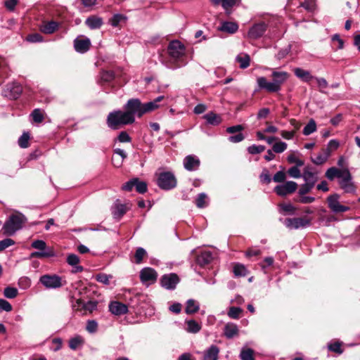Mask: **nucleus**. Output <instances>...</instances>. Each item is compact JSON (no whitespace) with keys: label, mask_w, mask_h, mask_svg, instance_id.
I'll return each mask as SVG.
<instances>
[{"label":"nucleus","mask_w":360,"mask_h":360,"mask_svg":"<svg viewBox=\"0 0 360 360\" xmlns=\"http://www.w3.org/2000/svg\"><path fill=\"white\" fill-rule=\"evenodd\" d=\"M288 162L295 163L297 166L304 165V161L298 158L297 153L291 152L287 158Z\"/></svg>","instance_id":"39"},{"label":"nucleus","mask_w":360,"mask_h":360,"mask_svg":"<svg viewBox=\"0 0 360 360\" xmlns=\"http://www.w3.org/2000/svg\"><path fill=\"white\" fill-rule=\"evenodd\" d=\"M127 212L126 207L122 204H115L112 207V214L115 219H120Z\"/></svg>","instance_id":"30"},{"label":"nucleus","mask_w":360,"mask_h":360,"mask_svg":"<svg viewBox=\"0 0 360 360\" xmlns=\"http://www.w3.org/2000/svg\"><path fill=\"white\" fill-rule=\"evenodd\" d=\"M158 274L150 267H145L140 271V279L143 283L148 285L154 283L157 281Z\"/></svg>","instance_id":"9"},{"label":"nucleus","mask_w":360,"mask_h":360,"mask_svg":"<svg viewBox=\"0 0 360 360\" xmlns=\"http://www.w3.org/2000/svg\"><path fill=\"white\" fill-rule=\"evenodd\" d=\"M203 118L209 124L214 126L219 124L222 121L221 116L213 112L207 113L203 116Z\"/></svg>","instance_id":"25"},{"label":"nucleus","mask_w":360,"mask_h":360,"mask_svg":"<svg viewBox=\"0 0 360 360\" xmlns=\"http://www.w3.org/2000/svg\"><path fill=\"white\" fill-rule=\"evenodd\" d=\"M109 310L112 314L120 316L126 314L128 309L127 305L121 302H112L109 305Z\"/></svg>","instance_id":"19"},{"label":"nucleus","mask_w":360,"mask_h":360,"mask_svg":"<svg viewBox=\"0 0 360 360\" xmlns=\"http://www.w3.org/2000/svg\"><path fill=\"white\" fill-rule=\"evenodd\" d=\"M168 58H162L161 62L167 68L176 69L186 64L182 59L185 55L184 45L178 40L172 41L167 47Z\"/></svg>","instance_id":"1"},{"label":"nucleus","mask_w":360,"mask_h":360,"mask_svg":"<svg viewBox=\"0 0 360 360\" xmlns=\"http://www.w3.org/2000/svg\"><path fill=\"white\" fill-rule=\"evenodd\" d=\"M285 173L283 171H279L276 172L273 177L274 181L278 183L283 182L285 180Z\"/></svg>","instance_id":"59"},{"label":"nucleus","mask_w":360,"mask_h":360,"mask_svg":"<svg viewBox=\"0 0 360 360\" xmlns=\"http://www.w3.org/2000/svg\"><path fill=\"white\" fill-rule=\"evenodd\" d=\"M213 259L212 253L210 251H204L201 252L197 257V262L200 266L208 264Z\"/></svg>","instance_id":"24"},{"label":"nucleus","mask_w":360,"mask_h":360,"mask_svg":"<svg viewBox=\"0 0 360 360\" xmlns=\"http://www.w3.org/2000/svg\"><path fill=\"white\" fill-rule=\"evenodd\" d=\"M115 153L116 154L119 155L120 156H121V158H122L121 160L118 161L117 162H115V159L114 158H112L113 165L115 167H119L122 165L123 160L127 158V154L123 150L120 149V148L115 149Z\"/></svg>","instance_id":"47"},{"label":"nucleus","mask_w":360,"mask_h":360,"mask_svg":"<svg viewBox=\"0 0 360 360\" xmlns=\"http://www.w3.org/2000/svg\"><path fill=\"white\" fill-rule=\"evenodd\" d=\"M330 155L328 153V151H325L324 149L319 153L315 158H311V161L313 163L317 165H321L324 164L328 159Z\"/></svg>","instance_id":"28"},{"label":"nucleus","mask_w":360,"mask_h":360,"mask_svg":"<svg viewBox=\"0 0 360 360\" xmlns=\"http://www.w3.org/2000/svg\"><path fill=\"white\" fill-rule=\"evenodd\" d=\"M265 150V147L264 146L259 145H252L248 148V151L249 153L255 155L259 154L263 152Z\"/></svg>","instance_id":"51"},{"label":"nucleus","mask_w":360,"mask_h":360,"mask_svg":"<svg viewBox=\"0 0 360 360\" xmlns=\"http://www.w3.org/2000/svg\"><path fill=\"white\" fill-rule=\"evenodd\" d=\"M179 282V278L176 274H165L160 279L161 285L167 290H174Z\"/></svg>","instance_id":"13"},{"label":"nucleus","mask_w":360,"mask_h":360,"mask_svg":"<svg viewBox=\"0 0 360 360\" xmlns=\"http://www.w3.org/2000/svg\"><path fill=\"white\" fill-rule=\"evenodd\" d=\"M84 343V338L79 335H76L69 340V347L71 349L76 350L81 347Z\"/></svg>","instance_id":"29"},{"label":"nucleus","mask_w":360,"mask_h":360,"mask_svg":"<svg viewBox=\"0 0 360 360\" xmlns=\"http://www.w3.org/2000/svg\"><path fill=\"white\" fill-rule=\"evenodd\" d=\"M240 0H224L222 3V7L225 10H228L233 6L238 4Z\"/></svg>","instance_id":"62"},{"label":"nucleus","mask_w":360,"mask_h":360,"mask_svg":"<svg viewBox=\"0 0 360 360\" xmlns=\"http://www.w3.org/2000/svg\"><path fill=\"white\" fill-rule=\"evenodd\" d=\"M310 224V221L304 217L288 218L285 220V225L289 229H297Z\"/></svg>","instance_id":"14"},{"label":"nucleus","mask_w":360,"mask_h":360,"mask_svg":"<svg viewBox=\"0 0 360 360\" xmlns=\"http://www.w3.org/2000/svg\"><path fill=\"white\" fill-rule=\"evenodd\" d=\"M297 188V184L294 181H290L283 184L276 186L274 191L277 195L285 196L295 192Z\"/></svg>","instance_id":"11"},{"label":"nucleus","mask_w":360,"mask_h":360,"mask_svg":"<svg viewBox=\"0 0 360 360\" xmlns=\"http://www.w3.org/2000/svg\"><path fill=\"white\" fill-rule=\"evenodd\" d=\"M15 242L13 239L6 238L0 241V252L4 250L7 248L14 245Z\"/></svg>","instance_id":"54"},{"label":"nucleus","mask_w":360,"mask_h":360,"mask_svg":"<svg viewBox=\"0 0 360 360\" xmlns=\"http://www.w3.org/2000/svg\"><path fill=\"white\" fill-rule=\"evenodd\" d=\"M26 221V217L21 213L11 214L2 227L4 235L9 236L14 235L16 231L22 228Z\"/></svg>","instance_id":"4"},{"label":"nucleus","mask_w":360,"mask_h":360,"mask_svg":"<svg viewBox=\"0 0 360 360\" xmlns=\"http://www.w3.org/2000/svg\"><path fill=\"white\" fill-rule=\"evenodd\" d=\"M238 29L237 23L233 22H224L220 28L221 31L226 32L231 34L235 33Z\"/></svg>","instance_id":"32"},{"label":"nucleus","mask_w":360,"mask_h":360,"mask_svg":"<svg viewBox=\"0 0 360 360\" xmlns=\"http://www.w3.org/2000/svg\"><path fill=\"white\" fill-rule=\"evenodd\" d=\"M125 112L129 113L132 118H135V115L141 117L143 115L142 103L139 99H129L124 106Z\"/></svg>","instance_id":"7"},{"label":"nucleus","mask_w":360,"mask_h":360,"mask_svg":"<svg viewBox=\"0 0 360 360\" xmlns=\"http://www.w3.org/2000/svg\"><path fill=\"white\" fill-rule=\"evenodd\" d=\"M236 61L239 63L240 68L245 69L250 65V56L246 53H241L238 55L236 58Z\"/></svg>","instance_id":"33"},{"label":"nucleus","mask_w":360,"mask_h":360,"mask_svg":"<svg viewBox=\"0 0 360 360\" xmlns=\"http://www.w3.org/2000/svg\"><path fill=\"white\" fill-rule=\"evenodd\" d=\"M200 165L199 158L194 155H188L184 159V167L188 171L197 170Z\"/></svg>","instance_id":"16"},{"label":"nucleus","mask_w":360,"mask_h":360,"mask_svg":"<svg viewBox=\"0 0 360 360\" xmlns=\"http://www.w3.org/2000/svg\"><path fill=\"white\" fill-rule=\"evenodd\" d=\"M31 116L32 117L34 122L41 123L44 119V112L41 109L36 108L32 111Z\"/></svg>","instance_id":"36"},{"label":"nucleus","mask_w":360,"mask_h":360,"mask_svg":"<svg viewBox=\"0 0 360 360\" xmlns=\"http://www.w3.org/2000/svg\"><path fill=\"white\" fill-rule=\"evenodd\" d=\"M316 131V124L314 120H310L303 129V134L308 136Z\"/></svg>","instance_id":"38"},{"label":"nucleus","mask_w":360,"mask_h":360,"mask_svg":"<svg viewBox=\"0 0 360 360\" xmlns=\"http://www.w3.org/2000/svg\"><path fill=\"white\" fill-rule=\"evenodd\" d=\"M58 27V24L55 21L45 22L41 26V31L45 34H52Z\"/></svg>","instance_id":"26"},{"label":"nucleus","mask_w":360,"mask_h":360,"mask_svg":"<svg viewBox=\"0 0 360 360\" xmlns=\"http://www.w3.org/2000/svg\"><path fill=\"white\" fill-rule=\"evenodd\" d=\"M314 186L305 183L304 184L301 186L299 190V194L300 195H304V194L309 193L313 188Z\"/></svg>","instance_id":"63"},{"label":"nucleus","mask_w":360,"mask_h":360,"mask_svg":"<svg viewBox=\"0 0 360 360\" xmlns=\"http://www.w3.org/2000/svg\"><path fill=\"white\" fill-rule=\"evenodd\" d=\"M332 41L334 46H336V49H341L343 48L344 42L342 39H340L338 34H335L332 37Z\"/></svg>","instance_id":"58"},{"label":"nucleus","mask_w":360,"mask_h":360,"mask_svg":"<svg viewBox=\"0 0 360 360\" xmlns=\"http://www.w3.org/2000/svg\"><path fill=\"white\" fill-rule=\"evenodd\" d=\"M339 185L345 193H352L355 192L356 187L352 181V176L349 170H347L345 175L339 180Z\"/></svg>","instance_id":"8"},{"label":"nucleus","mask_w":360,"mask_h":360,"mask_svg":"<svg viewBox=\"0 0 360 360\" xmlns=\"http://www.w3.org/2000/svg\"><path fill=\"white\" fill-rule=\"evenodd\" d=\"M135 187L139 193H144L147 191V184L144 181H139L138 179H136Z\"/></svg>","instance_id":"55"},{"label":"nucleus","mask_w":360,"mask_h":360,"mask_svg":"<svg viewBox=\"0 0 360 360\" xmlns=\"http://www.w3.org/2000/svg\"><path fill=\"white\" fill-rule=\"evenodd\" d=\"M32 247L34 249L44 251L46 247V244L44 240H37L32 242Z\"/></svg>","instance_id":"56"},{"label":"nucleus","mask_w":360,"mask_h":360,"mask_svg":"<svg viewBox=\"0 0 360 360\" xmlns=\"http://www.w3.org/2000/svg\"><path fill=\"white\" fill-rule=\"evenodd\" d=\"M143 114L151 112L158 108V105L154 101H150L144 104H142Z\"/></svg>","instance_id":"50"},{"label":"nucleus","mask_w":360,"mask_h":360,"mask_svg":"<svg viewBox=\"0 0 360 360\" xmlns=\"http://www.w3.org/2000/svg\"><path fill=\"white\" fill-rule=\"evenodd\" d=\"M209 203V199L207 195L204 193H201L198 195L196 199H195V205L199 208H203L208 205Z\"/></svg>","instance_id":"34"},{"label":"nucleus","mask_w":360,"mask_h":360,"mask_svg":"<svg viewBox=\"0 0 360 360\" xmlns=\"http://www.w3.org/2000/svg\"><path fill=\"white\" fill-rule=\"evenodd\" d=\"M300 6L308 12H312L315 8V3L314 0H304L300 1Z\"/></svg>","instance_id":"42"},{"label":"nucleus","mask_w":360,"mask_h":360,"mask_svg":"<svg viewBox=\"0 0 360 360\" xmlns=\"http://www.w3.org/2000/svg\"><path fill=\"white\" fill-rule=\"evenodd\" d=\"M146 255V251L142 248H139L136 250L134 258L136 264H141L143 261V257Z\"/></svg>","instance_id":"46"},{"label":"nucleus","mask_w":360,"mask_h":360,"mask_svg":"<svg viewBox=\"0 0 360 360\" xmlns=\"http://www.w3.org/2000/svg\"><path fill=\"white\" fill-rule=\"evenodd\" d=\"M27 40L30 42L36 43L42 41V37L38 33L30 34L27 37Z\"/></svg>","instance_id":"61"},{"label":"nucleus","mask_w":360,"mask_h":360,"mask_svg":"<svg viewBox=\"0 0 360 360\" xmlns=\"http://www.w3.org/2000/svg\"><path fill=\"white\" fill-rule=\"evenodd\" d=\"M339 146H340L339 142L337 140L333 139L328 142L327 148H324V150L326 152L328 151V153L330 155L331 152L333 150H337Z\"/></svg>","instance_id":"52"},{"label":"nucleus","mask_w":360,"mask_h":360,"mask_svg":"<svg viewBox=\"0 0 360 360\" xmlns=\"http://www.w3.org/2000/svg\"><path fill=\"white\" fill-rule=\"evenodd\" d=\"M199 310V304L194 300H188L186 302L185 311L188 314H192Z\"/></svg>","instance_id":"31"},{"label":"nucleus","mask_w":360,"mask_h":360,"mask_svg":"<svg viewBox=\"0 0 360 360\" xmlns=\"http://www.w3.org/2000/svg\"><path fill=\"white\" fill-rule=\"evenodd\" d=\"M219 352V348L215 345H212L205 352L203 360H217Z\"/></svg>","instance_id":"23"},{"label":"nucleus","mask_w":360,"mask_h":360,"mask_svg":"<svg viewBox=\"0 0 360 360\" xmlns=\"http://www.w3.org/2000/svg\"><path fill=\"white\" fill-rule=\"evenodd\" d=\"M77 303L79 305H82L85 310H89L90 311L94 310L97 307V303L94 301L84 302L81 300H78Z\"/></svg>","instance_id":"43"},{"label":"nucleus","mask_w":360,"mask_h":360,"mask_svg":"<svg viewBox=\"0 0 360 360\" xmlns=\"http://www.w3.org/2000/svg\"><path fill=\"white\" fill-rule=\"evenodd\" d=\"M18 294V289L13 287H6L4 290V295L6 298L13 299L17 297Z\"/></svg>","instance_id":"40"},{"label":"nucleus","mask_w":360,"mask_h":360,"mask_svg":"<svg viewBox=\"0 0 360 360\" xmlns=\"http://www.w3.org/2000/svg\"><path fill=\"white\" fill-rule=\"evenodd\" d=\"M233 273L236 276H245L248 271L244 265L238 264L233 267Z\"/></svg>","instance_id":"41"},{"label":"nucleus","mask_w":360,"mask_h":360,"mask_svg":"<svg viewBox=\"0 0 360 360\" xmlns=\"http://www.w3.org/2000/svg\"><path fill=\"white\" fill-rule=\"evenodd\" d=\"M288 145L283 141H278L273 145L272 150L274 153H281L287 149Z\"/></svg>","instance_id":"44"},{"label":"nucleus","mask_w":360,"mask_h":360,"mask_svg":"<svg viewBox=\"0 0 360 360\" xmlns=\"http://www.w3.org/2000/svg\"><path fill=\"white\" fill-rule=\"evenodd\" d=\"M12 305L6 300L0 299V311H12Z\"/></svg>","instance_id":"53"},{"label":"nucleus","mask_w":360,"mask_h":360,"mask_svg":"<svg viewBox=\"0 0 360 360\" xmlns=\"http://www.w3.org/2000/svg\"><path fill=\"white\" fill-rule=\"evenodd\" d=\"M91 46V41L89 39L84 38H77L74 41V47L77 52L85 53L86 52Z\"/></svg>","instance_id":"17"},{"label":"nucleus","mask_w":360,"mask_h":360,"mask_svg":"<svg viewBox=\"0 0 360 360\" xmlns=\"http://www.w3.org/2000/svg\"><path fill=\"white\" fill-rule=\"evenodd\" d=\"M118 140L122 143H128L130 142L131 139L129 135L126 131H122L118 136Z\"/></svg>","instance_id":"64"},{"label":"nucleus","mask_w":360,"mask_h":360,"mask_svg":"<svg viewBox=\"0 0 360 360\" xmlns=\"http://www.w3.org/2000/svg\"><path fill=\"white\" fill-rule=\"evenodd\" d=\"M266 30V25L264 22L254 25L248 31L247 37L250 39H257L262 37Z\"/></svg>","instance_id":"15"},{"label":"nucleus","mask_w":360,"mask_h":360,"mask_svg":"<svg viewBox=\"0 0 360 360\" xmlns=\"http://www.w3.org/2000/svg\"><path fill=\"white\" fill-rule=\"evenodd\" d=\"M302 177L305 183L314 186L318 180L317 173L314 172L309 167H306L303 172Z\"/></svg>","instance_id":"21"},{"label":"nucleus","mask_w":360,"mask_h":360,"mask_svg":"<svg viewBox=\"0 0 360 360\" xmlns=\"http://www.w3.org/2000/svg\"><path fill=\"white\" fill-rule=\"evenodd\" d=\"M294 73L300 79L304 82H309L311 79L314 78V77L311 75V73L305 70H303L300 68H296L294 69Z\"/></svg>","instance_id":"27"},{"label":"nucleus","mask_w":360,"mask_h":360,"mask_svg":"<svg viewBox=\"0 0 360 360\" xmlns=\"http://www.w3.org/2000/svg\"><path fill=\"white\" fill-rule=\"evenodd\" d=\"M67 262L71 266H75L79 264V259L77 255L71 254L68 256Z\"/></svg>","instance_id":"60"},{"label":"nucleus","mask_w":360,"mask_h":360,"mask_svg":"<svg viewBox=\"0 0 360 360\" xmlns=\"http://www.w3.org/2000/svg\"><path fill=\"white\" fill-rule=\"evenodd\" d=\"M243 310L240 307H231L228 311L229 317L234 319H238L240 317Z\"/></svg>","instance_id":"45"},{"label":"nucleus","mask_w":360,"mask_h":360,"mask_svg":"<svg viewBox=\"0 0 360 360\" xmlns=\"http://www.w3.org/2000/svg\"><path fill=\"white\" fill-rule=\"evenodd\" d=\"M134 121L135 118H132L129 113L122 110L111 112L107 117V124L112 129H117L121 125L132 124Z\"/></svg>","instance_id":"3"},{"label":"nucleus","mask_w":360,"mask_h":360,"mask_svg":"<svg viewBox=\"0 0 360 360\" xmlns=\"http://www.w3.org/2000/svg\"><path fill=\"white\" fill-rule=\"evenodd\" d=\"M112 278V275H108V274H103V273H100V274H98L96 276V280L99 282V283H101L104 285H110V280Z\"/></svg>","instance_id":"37"},{"label":"nucleus","mask_w":360,"mask_h":360,"mask_svg":"<svg viewBox=\"0 0 360 360\" xmlns=\"http://www.w3.org/2000/svg\"><path fill=\"white\" fill-rule=\"evenodd\" d=\"M39 283L47 289L59 288L66 283L62 277L56 274L43 275L39 278Z\"/></svg>","instance_id":"6"},{"label":"nucleus","mask_w":360,"mask_h":360,"mask_svg":"<svg viewBox=\"0 0 360 360\" xmlns=\"http://www.w3.org/2000/svg\"><path fill=\"white\" fill-rule=\"evenodd\" d=\"M22 91L21 85L18 83H12L6 85L4 90V96L11 100L17 99Z\"/></svg>","instance_id":"10"},{"label":"nucleus","mask_w":360,"mask_h":360,"mask_svg":"<svg viewBox=\"0 0 360 360\" xmlns=\"http://www.w3.org/2000/svg\"><path fill=\"white\" fill-rule=\"evenodd\" d=\"M239 329L236 324L227 323L224 328V335L227 339H231L238 335Z\"/></svg>","instance_id":"20"},{"label":"nucleus","mask_w":360,"mask_h":360,"mask_svg":"<svg viewBox=\"0 0 360 360\" xmlns=\"http://www.w3.org/2000/svg\"><path fill=\"white\" fill-rule=\"evenodd\" d=\"M347 170L349 169L347 168L338 169L332 167L327 169L325 176L330 181H333L335 178H338L340 180L345 175Z\"/></svg>","instance_id":"18"},{"label":"nucleus","mask_w":360,"mask_h":360,"mask_svg":"<svg viewBox=\"0 0 360 360\" xmlns=\"http://www.w3.org/2000/svg\"><path fill=\"white\" fill-rule=\"evenodd\" d=\"M158 175L157 184L164 190H170L176 187V179L171 172H160Z\"/></svg>","instance_id":"5"},{"label":"nucleus","mask_w":360,"mask_h":360,"mask_svg":"<svg viewBox=\"0 0 360 360\" xmlns=\"http://www.w3.org/2000/svg\"><path fill=\"white\" fill-rule=\"evenodd\" d=\"M339 196L338 195H333L328 198V204L329 208L335 213H341L347 212L349 210V207L345 205H342L339 202Z\"/></svg>","instance_id":"12"},{"label":"nucleus","mask_w":360,"mask_h":360,"mask_svg":"<svg viewBox=\"0 0 360 360\" xmlns=\"http://www.w3.org/2000/svg\"><path fill=\"white\" fill-rule=\"evenodd\" d=\"M298 167L299 166H295V167H290L288 171V174L291 176V177H293V178H300L302 176V174H301L300 173V169H298Z\"/></svg>","instance_id":"57"},{"label":"nucleus","mask_w":360,"mask_h":360,"mask_svg":"<svg viewBox=\"0 0 360 360\" xmlns=\"http://www.w3.org/2000/svg\"><path fill=\"white\" fill-rule=\"evenodd\" d=\"M290 75L285 71H273L271 82L267 81L264 77H259L257 79L258 87L260 89H264L267 92H278L281 89L282 85L288 80Z\"/></svg>","instance_id":"2"},{"label":"nucleus","mask_w":360,"mask_h":360,"mask_svg":"<svg viewBox=\"0 0 360 360\" xmlns=\"http://www.w3.org/2000/svg\"><path fill=\"white\" fill-rule=\"evenodd\" d=\"M30 135L28 133H23L18 139V144L22 148H26L29 146Z\"/></svg>","instance_id":"49"},{"label":"nucleus","mask_w":360,"mask_h":360,"mask_svg":"<svg viewBox=\"0 0 360 360\" xmlns=\"http://www.w3.org/2000/svg\"><path fill=\"white\" fill-rule=\"evenodd\" d=\"M85 24L91 30L98 29L103 25V19L96 15L86 18Z\"/></svg>","instance_id":"22"},{"label":"nucleus","mask_w":360,"mask_h":360,"mask_svg":"<svg viewBox=\"0 0 360 360\" xmlns=\"http://www.w3.org/2000/svg\"><path fill=\"white\" fill-rule=\"evenodd\" d=\"M187 324V328L186 330L188 333H198L201 329V326L198 322H196L195 320H189L186 322Z\"/></svg>","instance_id":"35"},{"label":"nucleus","mask_w":360,"mask_h":360,"mask_svg":"<svg viewBox=\"0 0 360 360\" xmlns=\"http://www.w3.org/2000/svg\"><path fill=\"white\" fill-rule=\"evenodd\" d=\"M240 356L242 360H255L252 349H242Z\"/></svg>","instance_id":"48"}]
</instances>
